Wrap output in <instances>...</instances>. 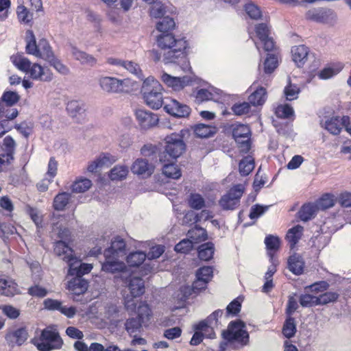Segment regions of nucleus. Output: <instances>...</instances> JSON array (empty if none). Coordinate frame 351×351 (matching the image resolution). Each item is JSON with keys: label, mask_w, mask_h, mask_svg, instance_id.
I'll return each mask as SVG.
<instances>
[{"label": "nucleus", "mask_w": 351, "mask_h": 351, "mask_svg": "<svg viewBox=\"0 0 351 351\" xmlns=\"http://www.w3.org/2000/svg\"><path fill=\"white\" fill-rule=\"evenodd\" d=\"M337 201L335 196L331 193H326L317 202L318 210H326L335 206Z\"/></svg>", "instance_id": "nucleus-37"}, {"label": "nucleus", "mask_w": 351, "mask_h": 351, "mask_svg": "<svg viewBox=\"0 0 351 351\" xmlns=\"http://www.w3.org/2000/svg\"><path fill=\"white\" fill-rule=\"evenodd\" d=\"M299 305L296 299L293 295H289L288 297L287 306L285 308L286 316L293 317V313L297 311Z\"/></svg>", "instance_id": "nucleus-63"}, {"label": "nucleus", "mask_w": 351, "mask_h": 351, "mask_svg": "<svg viewBox=\"0 0 351 351\" xmlns=\"http://www.w3.org/2000/svg\"><path fill=\"white\" fill-rule=\"evenodd\" d=\"M245 328V322L241 319L231 321L228 328L221 332L223 341L219 343L218 351H226L228 345L234 343H238L241 346H247L250 341V335Z\"/></svg>", "instance_id": "nucleus-2"}, {"label": "nucleus", "mask_w": 351, "mask_h": 351, "mask_svg": "<svg viewBox=\"0 0 351 351\" xmlns=\"http://www.w3.org/2000/svg\"><path fill=\"white\" fill-rule=\"evenodd\" d=\"M339 294L337 292L326 291L317 296L315 302L318 305H326L329 303H334L339 299Z\"/></svg>", "instance_id": "nucleus-39"}, {"label": "nucleus", "mask_w": 351, "mask_h": 351, "mask_svg": "<svg viewBox=\"0 0 351 351\" xmlns=\"http://www.w3.org/2000/svg\"><path fill=\"white\" fill-rule=\"evenodd\" d=\"M127 287L130 291L131 300L142 296L145 291V280L142 277L130 275L127 280Z\"/></svg>", "instance_id": "nucleus-17"}, {"label": "nucleus", "mask_w": 351, "mask_h": 351, "mask_svg": "<svg viewBox=\"0 0 351 351\" xmlns=\"http://www.w3.org/2000/svg\"><path fill=\"white\" fill-rule=\"evenodd\" d=\"M303 227L298 225L289 230L287 234V239L291 247H293L302 235Z\"/></svg>", "instance_id": "nucleus-41"}, {"label": "nucleus", "mask_w": 351, "mask_h": 351, "mask_svg": "<svg viewBox=\"0 0 351 351\" xmlns=\"http://www.w3.org/2000/svg\"><path fill=\"white\" fill-rule=\"evenodd\" d=\"M68 265V275L76 278H83L84 275L90 273L93 268V265H77L75 267H73L74 265Z\"/></svg>", "instance_id": "nucleus-31"}, {"label": "nucleus", "mask_w": 351, "mask_h": 351, "mask_svg": "<svg viewBox=\"0 0 351 351\" xmlns=\"http://www.w3.org/2000/svg\"><path fill=\"white\" fill-rule=\"evenodd\" d=\"M219 94L220 90L215 88H210L209 89L202 88L197 90L195 98L198 102L216 100L217 99V96Z\"/></svg>", "instance_id": "nucleus-27"}, {"label": "nucleus", "mask_w": 351, "mask_h": 351, "mask_svg": "<svg viewBox=\"0 0 351 351\" xmlns=\"http://www.w3.org/2000/svg\"><path fill=\"white\" fill-rule=\"evenodd\" d=\"M297 332V324L293 317L286 316L283 323L282 333L283 336L289 339L295 336Z\"/></svg>", "instance_id": "nucleus-25"}, {"label": "nucleus", "mask_w": 351, "mask_h": 351, "mask_svg": "<svg viewBox=\"0 0 351 351\" xmlns=\"http://www.w3.org/2000/svg\"><path fill=\"white\" fill-rule=\"evenodd\" d=\"M164 108L169 114L180 118L186 117L191 112V108L188 106L173 99H166Z\"/></svg>", "instance_id": "nucleus-13"}, {"label": "nucleus", "mask_w": 351, "mask_h": 351, "mask_svg": "<svg viewBox=\"0 0 351 351\" xmlns=\"http://www.w3.org/2000/svg\"><path fill=\"white\" fill-rule=\"evenodd\" d=\"M16 14L20 22L27 24L33 19V14L23 5H19L16 9Z\"/></svg>", "instance_id": "nucleus-50"}, {"label": "nucleus", "mask_w": 351, "mask_h": 351, "mask_svg": "<svg viewBox=\"0 0 351 351\" xmlns=\"http://www.w3.org/2000/svg\"><path fill=\"white\" fill-rule=\"evenodd\" d=\"M101 270L112 274L126 273L129 268H142L150 271L155 265H101Z\"/></svg>", "instance_id": "nucleus-20"}, {"label": "nucleus", "mask_w": 351, "mask_h": 351, "mask_svg": "<svg viewBox=\"0 0 351 351\" xmlns=\"http://www.w3.org/2000/svg\"><path fill=\"white\" fill-rule=\"evenodd\" d=\"M193 241L189 239H183L175 246V251L186 254L190 252L193 247Z\"/></svg>", "instance_id": "nucleus-57"}, {"label": "nucleus", "mask_w": 351, "mask_h": 351, "mask_svg": "<svg viewBox=\"0 0 351 351\" xmlns=\"http://www.w3.org/2000/svg\"><path fill=\"white\" fill-rule=\"evenodd\" d=\"M265 243L267 250L269 251V256H271V252H275L278 250L280 241L278 237L269 235L265 237Z\"/></svg>", "instance_id": "nucleus-51"}, {"label": "nucleus", "mask_w": 351, "mask_h": 351, "mask_svg": "<svg viewBox=\"0 0 351 351\" xmlns=\"http://www.w3.org/2000/svg\"><path fill=\"white\" fill-rule=\"evenodd\" d=\"M66 110L71 117L76 119L79 121L84 118V105L78 101L72 100L68 102Z\"/></svg>", "instance_id": "nucleus-23"}, {"label": "nucleus", "mask_w": 351, "mask_h": 351, "mask_svg": "<svg viewBox=\"0 0 351 351\" xmlns=\"http://www.w3.org/2000/svg\"><path fill=\"white\" fill-rule=\"evenodd\" d=\"M131 171L134 174L149 177L154 171V166L145 158H137L131 166Z\"/></svg>", "instance_id": "nucleus-18"}, {"label": "nucleus", "mask_w": 351, "mask_h": 351, "mask_svg": "<svg viewBox=\"0 0 351 351\" xmlns=\"http://www.w3.org/2000/svg\"><path fill=\"white\" fill-rule=\"evenodd\" d=\"M255 33L260 42L254 41L258 50L262 45L266 51L275 50L276 45L273 38L270 36V29L267 23H259L255 26Z\"/></svg>", "instance_id": "nucleus-10"}, {"label": "nucleus", "mask_w": 351, "mask_h": 351, "mask_svg": "<svg viewBox=\"0 0 351 351\" xmlns=\"http://www.w3.org/2000/svg\"><path fill=\"white\" fill-rule=\"evenodd\" d=\"M10 59L18 69L28 74L34 80L49 82L53 79V73L48 67L43 66L38 63H32L28 58L22 55H13Z\"/></svg>", "instance_id": "nucleus-3"}, {"label": "nucleus", "mask_w": 351, "mask_h": 351, "mask_svg": "<svg viewBox=\"0 0 351 351\" xmlns=\"http://www.w3.org/2000/svg\"><path fill=\"white\" fill-rule=\"evenodd\" d=\"M190 240L193 241V244L205 241L207 239L206 230L202 228H195L189 231Z\"/></svg>", "instance_id": "nucleus-48"}, {"label": "nucleus", "mask_w": 351, "mask_h": 351, "mask_svg": "<svg viewBox=\"0 0 351 351\" xmlns=\"http://www.w3.org/2000/svg\"><path fill=\"white\" fill-rule=\"evenodd\" d=\"M147 258V254L142 251H136L129 254L127 256L128 263H143Z\"/></svg>", "instance_id": "nucleus-56"}, {"label": "nucleus", "mask_w": 351, "mask_h": 351, "mask_svg": "<svg viewBox=\"0 0 351 351\" xmlns=\"http://www.w3.org/2000/svg\"><path fill=\"white\" fill-rule=\"evenodd\" d=\"M294 113L293 108L288 105H280L276 109V114L280 118H289Z\"/></svg>", "instance_id": "nucleus-61"}, {"label": "nucleus", "mask_w": 351, "mask_h": 351, "mask_svg": "<svg viewBox=\"0 0 351 351\" xmlns=\"http://www.w3.org/2000/svg\"><path fill=\"white\" fill-rule=\"evenodd\" d=\"M300 93V88L298 85L291 84L290 82L284 89L285 98L288 101H293L298 99Z\"/></svg>", "instance_id": "nucleus-49"}, {"label": "nucleus", "mask_w": 351, "mask_h": 351, "mask_svg": "<svg viewBox=\"0 0 351 351\" xmlns=\"http://www.w3.org/2000/svg\"><path fill=\"white\" fill-rule=\"evenodd\" d=\"M267 99V93L264 88L260 87L249 96V102L253 106L263 105Z\"/></svg>", "instance_id": "nucleus-35"}, {"label": "nucleus", "mask_w": 351, "mask_h": 351, "mask_svg": "<svg viewBox=\"0 0 351 351\" xmlns=\"http://www.w3.org/2000/svg\"><path fill=\"white\" fill-rule=\"evenodd\" d=\"M129 80H119L115 77H103L99 80V85L103 90L108 93H121L128 91Z\"/></svg>", "instance_id": "nucleus-12"}, {"label": "nucleus", "mask_w": 351, "mask_h": 351, "mask_svg": "<svg viewBox=\"0 0 351 351\" xmlns=\"http://www.w3.org/2000/svg\"><path fill=\"white\" fill-rule=\"evenodd\" d=\"M195 273L196 281L195 284L202 282L204 286L210 280L213 275V267L210 265H202Z\"/></svg>", "instance_id": "nucleus-24"}, {"label": "nucleus", "mask_w": 351, "mask_h": 351, "mask_svg": "<svg viewBox=\"0 0 351 351\" xmlns=\"http://www.w3.org/2000/svg\"><path fill=\"white\" fill-rule=\"evenodd\" d=\"M135 117L138 125L143 130L156 126L159 120L156 114L143 109L136 110Z\"/></svg>", "instance_id": "nucleus-15"}, {"label": "nucleus", "mask_w": 351, "mask_h": 351, "mask_svg": "<svg viewBox=\"0 0 351 351\" xmlns=\"http://www.w3.org/2000/svg\"><path fill=\"white\" fill-rule=\"evenodd\" d=\"M143 322V316L138 314L136 317H131L126 320L125 328L128 332H134L142 327Z\"/></svg>", "instance_id": "nucleus-40"}, {"label": "nucleus", "mask_w": 351, "mask_h": 351, "mask_svg": "<svg viewBox=\"0 0 351 351\" xmlns=\"http://www.w3.org/2000/svg\"><path fill=\"white\" fill-rule=\"evenodd\" d=\"M20 99V96L16 92L14 91H6L5 92L0 101L6 104L11 107L16 104Z\"/></svg>", "instance_id": "nucleus-52"}, {"label": "nucleus", "mask_w": 351, "mask_h": 351, "mask_svg": "<svg viewBox=\"0 0 351 351\" xmlns=\"http://www.w3.org/2000/svg\"><path fill=\"white\" fill-rule=\"evenodd\" d=\"M243 302V297L239 296L232 300L226 306L225 317L226 318L234 317L239 315Z\"/></svg>", "instance_id": "nucleus-26"}, {"label": "nucleus", "mask_w": 351, "mask_h": 351, "mask_svg": "<svg viewBox=\"0 0 351 351\" xmlns=\"http://www.w3.org/2000/svg\"><path fill=\"white\" fill-rule=\"evenodd\" d=\"M189 206L196 210H199L204 206L205 202L202 196L198 193H192L189 199Z\"/></svg>", "instance_id": "nucleus-53"}, {"label": "nucleus", "mask_w": 351, "mask_h": 351, "mask_svg": "<svg viewBox=\"0 0 351 351\" xmlns=\"http://www.w3.org/2000/svg\"><path fill=\"white\" fill-rule=\"evenodd\" d=\"M117 158L110 154H101L93 160L87 167V170L91 173H95L104 167H108L116 162Z\"/></svg>", "instance_id": "nucleus-19"}, {"label": "nucleus", "mask_w": 351, "mask_h": 351, "mask_svg": "<svg viewBox=\"0 0 351 351\" xmlns=\"http://www.w3.org/2000/svg\"><path fill=\"white\" fill-rule=\"evenodd\" d=\"M341 121L339 117H331L324 123V128L332 134H338L341 130Z\"/></svg>", "instance_id": "nucleus-43"}, {"label": "nucleus", "mask_w": 351, "mask_h": 351, "mask_svg": "<svg viewBox=\"0 0 351 351\" xmlns=\"http://www.w3.org/2000/svg\"><path fill=\"white\" fill-rule=\"evenodd\" d=\"M205 287H202L201 288H198L195 284V282L193 284L192 287H190L189 286L181 287L180 288V292L182 293V297L181 300H187L189 296L193 293H198L202 290L204 289Z\"/></svg>", "instance_id": "nucleus-58"}, {"label": "nucleus", "mask_w": 351, "mask_h": 351, "mask_svg": "<svg viewBox=\"0 0 351 351\" xmlns=\"http://www.w3.org/2000/svg\"><path fill=\"white\" fill-rule=\"evenodd\" d=\"M317 296L309 293L301 294L299 297V303L302 307H312L318 306L315 302Z\"/></svg>", "instance_id": "nucleus-55"}, {"label": "nucleus", "mask_w": 351, "mask_h": 351, "mask_svg": "<svg viewBox=\"0 0 351 351\" xmlns=\"http://www.w3.org/2000/svg\"><path fill=\"white\" fill-rule=\"evenodd\" d=\"M88 287V282L84 278L73 277L67 283V289L75 295L86 293Z\"/></svg>", "instance_id": "nucleus-21"}, {"label": "nucleus", "mask_w": 351, "mask_h": 351, "mask_svg": "<svg viewBox=\"0 0 351 351\" xmlns=\"http://www.w3.org/2000/svg\"><path fill=\"white\" fill-rule=\"evenodd\" d=\"M0 291L7 297H13L19 293L18 285L14 281H8L5 279H0Z\"/></svg>", "instance_id": "nucleus-30"}, {"label": "nucleus", "mask_w": 351, "mask_h": 351, "mask_svg": "<svg viewBox=\"0 0 351 351\" xmlns=\"http://www.w3.org/2000/svg\"><path fill=\"white\" fill-rule=\"evenodd\" d=\"M193 131L195 135L199 138H208L216 132L215 127L206 124L196 125Z\"/></svg>", "instance_id": "nucleus-38"}, {"label": "nucleus", "mask_w": 351, "mask_h": 351, "mask_svg": "<svg viewBox=\"0 0 351 351\" xmlns=\"http://www.w3.org/2000/svg\"><path fill=\"white\" fill-rule=\"evenodd\" d=\"M71 199V194L66 192L60 193L53 199V207L56 210H64Z\"/></svg>", "instance_id": "nucleus-33"}, {"label": "nucleus", "mask_w": 351, "mask_h": 351, "mask_svg": "<svg viewBox=\"0 0 351 351\" xmlns=\"http://www.w3.org/2000/svg\"><path fill=\"white\" fill-rule=\"evenodd\" d=\"M176 27V23L172 18L165 16L162 18L156 25V29L160 34L171 33Z\"/></svg>", "instance_id": "nucleus-34"}, {"label": "nucleus", "mask_w": 351, "mask_h": 351, "mask_svg": "<svg viewBox=\"0 0 351 351\" xmlns=\"http://www.w3.org/2000/svg\"><path fill=\"white\" fill-rule=\"evenodd\" d=\"M3 313L9 319H15L20 315V310L12 305L7 304L1 307Z\"/></svg>", "instance_id": "nucleus-62"}, {"label": "nucleus", "mask_w": 351, "mask_h": 351, "mask_svg": "<svg viewBox=\"0 0 351 351\" xmlns=\"http://www.w3.org/2000/svg\"><path fill=\"white\" fill-rule=\"evenodd\" d=\"M25 41V49L28 54L33 55L46 61L53 60L54 54L49 42L46 39H40L37 43L33 32L27 30L26 32Z\"/></svg>", "instance_id": "nucleus-6"}, {"label": "nucleus", "mask_w": 351, "mask_h": 351, "mask_svg": "<svg viewBox=\"0 0 351 351\" xmlns=\"http://www.w3.org/2000/svg\"><path fill=\"white\" fill-rule=\"evenodd\" d=\"M245 10L252 19H258L261 16V12L259 8L252 3H247L245 5Z\"/></svg>", "instance_id": "nucleus-64"}, {"label": "nucleus", "mask_w": 351, "mask_h": 351, "mask_svg": "<svg viewBox=\"0 0 351 351\" xmlns=\"http://www.w3.org/2000/svg\"><path fill=\"white\" fill-rule=\"evenodd\" d=\"M292 58L298 66H302L308 60L310 54L309 49L304 45L294 46L291 49Z\"/></svg>", "instance_id": "nucleus-22"}, {"label": "nucleus", "mask_w": 351, "mask_h": 351, "mask_svg": "<svg viewBox=\"0 0 351 351\" xmlns=\"http://www.w3.org/2000/svg\"><path fill=\"white\" fill-rule=\"evenodd\" d=\"M166 8L161 2H154L150 10V15L154 18H163Z\"/></svg>", "instance_id": "nucleus-59"}, {"label": "nucleus", "mask_w": 351, "mask_h": 351, "mask_svg": "<svg viewBox=\"0 0 351 351\" xmlns=\"http://www.w3.org/2000/svg\"><path fill=\"white\" fill-rule=\"evenodd\" d=\"M122 69L128 71L131 73L137 75L141 79L143 77L142 71L141 70L139 66L132 61H124Z\"/></svg>", "instance_id": "nucleus-60"}, {"label": "nucleus", "mask_w": 351, "mask_h": 351, "mask_svg": "<svg viewBox=\"0 0 351 351\" xmlns=\"http://www.w3.org/2000/svg\"><path fill=\"white\" fill-rule=\"evenodd\" d=\"M254 168V158L248 156L239 163V172L242 176H247Z\"/></svg>", "instance_id": "nucleus-46"}, {"label": "nucleus", "mask_w": 351, "mask_h": 351, "mask_svg": "<svg viewBox=\"0 0 351 351\" xmlns=\"http://www.w3.org/2000/svg\"><path fill=\"white\" fill-rule=\"evenodd\" d=\"M342 69L343 66L341 64L326 67L319 73V77L322 80H328L338 74Z\"/></svg>", "instance_id": "nucleus-45"}, {"label": "nucleus", "mask_w": 351, "mask_h": 351, "mask_svg": "<svg viewBox=\"0 0 351 351\" xmlns=\"http://www.w3.org/2000/svg\"><path fill=\"white\" fill-rule=\"evenodd\" d=\"M243 192V185L237 184L234 186L226 195L221 197L219 200V205L223 210H233L236 208L239 204L240 198Z\"/></svg>", "instance_id": "nucleus-11"}, {"label": "nucleus", "mask_w": 351, "mask_h": 351, "mask_svg": "<svg viewBox=\"0 0 351 351\" xmlns=\"http://www.w3.org/2000/svg\"><path fill=\"white\" fill-rule=\"evenodd\" d=\"M214 254V245L207 243L202 245L199 248L198 256L203 261H209Z\"/></svg>", "instance_id": "nucleus-42"}, {"label": "nucleus", "mask_w": 351, "mask_h": 351, "mask_svg": "<svg viewBox=\"0 0 351 351\" xmlns=\"http://www.w3.org/2000/svg\"><path fill=\"white\" fill-rule=\"evenodd\" d=\"M71 53L74 58L80 61L82 64L93 66L96 63V59L93 56L79 50L75 47H71Z\"/></svg>", "instance_id": "nucleus-28"}, {"label": "nucleus", "mask_w": 351, "mask_h": 351, "mask_svg": "<svg viewBox=\"0 0 351 351\" xmlns=\"http://www.w3.org/2000/svg\"><path fill=\"white\" fill-rule=\"evenodd\" d=\"M278 66V58L276 55H268L264 62V71L266 73H272Z\"/></svg>", "instance_id": "nucleus-54"}, {"label": "nucleus", "mask_w": 351, "mask_h": 351, "mask_svg": "<svg viewBox=\"0 0 351 351\" xmlns=\"http://www.w3.org/2000/svg\"><path fill=\"white\" fill-rule=\"evenodd\" d=\"M163 163L162 172L164 176L171 179H179L181 177V170L176 164L171 161Z\"/></svg>", "instance_id": "nucleus-29"}, {"label": "nucleus", "mask_w": 351, "mask_h": 351, "mask_svg": "<svg viewBox=\"0 0 351 351\" xmlns=\"http://www.w3.org/2000/svg\"><path fill=\"white\" fill-rule=\"evenodd\" d=\"M129 173L127 166L118 165L114 166L109 173V178L111 180H122L125 179Z\"/></svg>", "instance_id": "nucleus-36"}, {"label": "nucleus", "mask_w": 351, "mask_h": 351, "mask_svg": "<svg viewBox=\"0 0 351 351\" xmlns=\"http://www.w3.org/2000/svg\"><path fill=\"white\" fill-rule=\"evenodd\" d=\"M102 247H95L90 250L88 254L83 256H75L74 252L70 248L64 241H58L54 244V252L58 256L61 257V259L65 262L82 263L86 256H96L101 253Z\"/></svg>", "instance_id": "nucleus-8"}, {"label": "nucleus", "mask_w": 351, "mask_h": 351, "mask_svg": "<svg viewBox=\"0 0 351 351\" xmlns=\"http://www.w3.org/2000/svg\"><path fill=\"white\" fill-rule=\"evenodd\" d=\"M161 81L173 91H180L190 84V78L187 76L182 77H174L166 72H162L160 75Z\"/></svg>", "instance_id": "nucleus-14"}, {"label": "nucleus", "mask_w": 351, "mask_h": 351, "mask_svg": "<svg viewBox=\"0 0 351 351\" xmlns=\"http://www.w3.org/2000/svg\"><path fill=\"white\" fill-rule=\"evenodd\" d=\"M40 340V342L38 341L36 337H34L30 341V343L35 346L39 351H51L60 349L63 345V341L59 332L47 328L41 331Z\"/></svg>", "instance_id": "nucleus-7"}, {"label": "nucleus", "mask_w": 351, "mask_h": 351, "mask_svg": "<svg viewBox=\"0 0 351 351\" xmlns=\"http://www.w3.org/2000/svg\"><path fill=\"white\" fill-rule=\"evenodd\" d=\"M318 210L316 204H306L302 206L300 209L298 215V217L304 221H307L311 219L315 215Z\"/></svg>", "instance_id": "nucleus-32"}, {"label": "nucleus", "mask_w": 351, "mask_h": 351, "mask_svg": "<svg viewBox=\"0 0 351 351\" xmlns=\"http://www.w3.org/2000/svg\"><path fill=\"white\" fill-rule=\"evenodd\" d=\"M250 133V130L247 125L240 124L234 128L232 134L235 141L240 143V139L248 138Z\"/></svg>", "instance_id": "nucleus-47"}, {"label": "nucleus", "mask_w": 351, "mask_h": 351, "mask_svg": "<svg viewBox=\"0 0 351 351\" xmlns=\"http://www.w3.org/2000/svg\"><path fill=\"white\" fill-rule=\"evenodd\" d=\"M141 90L148 106L157 110L165 106L166 101L162 97L164 88L153 76H149L143 80Z\"/></svg>", "instance_id": "nucleus-4"}, {"label": "nucleus", "mask_w": 351, "mask_h": 351, "mask_svg": "<svg viewBox=\"0 0 351 351\" xmlns=\"http://www.w3.org/2000/svg\"><path fill=\"white\" fill-rule=\"evenodd\" d=\"M156 43L160 48L168 49L164 54L165 64L176 62L179 58H184V51L187 47L184 38H176L172 33L160 34L156 36Z\"/></svg>", "instance_id": "nucleus-1"}, {"label": "nucleus", "mask_w": 351, "mask_h": 351, "mask_svg": "<svg viewBox=\"0 0 351 351\" xmlns=\"http://www.w3.org/2000/svg\"><path fill=\"white\" fill-rule=\"evenodd\" d=\"M92 186V182L87 178L77 179L71 186V190L74 193H84L88 190Z\"/></svg>", "instance_id": "nucleus-44"}, {"label": "nucleus", "mask_w": 351, "mask_h": 351, "mask_svg": "<svg viewBox=\"0 0 351 351\" xmlns=\"http://www.w3.org/2000/svg\"><path fill=\"white\" fill-rule=\"evenodd\" d=\"M125 243L120 237H116L112 241L111 247L104 252L106 262L104 263H123L119 260L125 256Z\"/></svg>", "instance_id": "nucleus-9"}, {"label": "nucleus", "mask_w": 351, "mask_h": 351, "mask_svg": "<svg viewBox=\"0 0 351 351\" xmlns=\"http://www.w3.org/2000/svg\"><path fill=\"white\" fill-rule=\"evenodd\" d=\"M29 337L26 326H21L16 330L7 332L5 339L9 345L21 346L25 343Z\"/></svg>", "instance_id": "nucleus-16"}, {"label": "nucleus", "mask_w": 351, "mask_h": 351, "mask_svg": "<svg viewBox=\"0 0 351 351\" xmlns=\"http://www.w3.org/2000/svg\"><path fill=\"white\" fill-rule=\"evenodd\" d=\"M186 146L179 134H171L165 138L164 150L160 154V161L167 162L176 160L185 151Z\"/></svg>", "instance_id": "nucleus-5"}]
</instances>
